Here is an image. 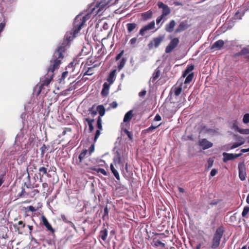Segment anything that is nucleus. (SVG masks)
Listing matches in <instances>:
<instances>
[{
  "instance_id": "c85d7f7f",
  "label": "nucleus",
  "mask_w": 249,
  "mask_h": 249,
  "mask_svg": "<svg viewBox=\"0 0 249 249\" xmlns=\"http://www.w3.org/2000/svg\"><path fill=\"white\" fill-rule=\"evenodd\" d=\"M38 171L39 172V174L40 177V181H42V178L43 177V175L47 174V169L44 167H41L39 168Z\"/></svg>"
},
{
  "instance_id": "4be33fe9",
  "label": "nucleus",
  "mask_w": 249,
  "mask_h": 249,
  "mask_svg": "<svg viewBox=\"0 0 249 249\" xmlns=\"http://www.w3.org/2000/svg\"><path fill=\"white\" fill-rule=\"evenodd\" d=\"M42 220L43 225L46 227L48 231H50L52 232H53L54 230L52 227L51 224L48 222L47 219L45 216H42Z\"/></svg>"
},
{
  "instance_id": "58836bf2",
  "label": "nucleus",
  "mask_w": 249,
  "mask_h": 249,
  "mask_svg": "<svg viewBox=\"0 0 249 249\" xmlns=\"http://www.w3.org/2000/svg\"><path fill=\"white\" fill-rule=\"evenodd\" d=\"M68 71H65L63 72L62 74L61 77L59 79V83H64V81L65 78L68 76Z\"/></svg>"
},
{
  "instance_id": "6e6d98bb",
  "label": "nucleus",
  "mask_w": 249,
  "mask_h": 249,
  "mask_svg": "<svg viewBox=\"0 0 249 249\" xmlns=\"http://www.w3.org/2000/svg\"><path fill=\"white\" fill-rule=\"evenodd\" d=\"M109 106L113 108H115L117 107L118 104L116 101H114L112 103L110 104Z\"/></svg>"
},
{
  "instance_id": "a18cd8bd",
  "label": "nucleus",
  "mask_w": 249,
  "mask_h": 249,
  "mask_svg": "<svg viewBox=\"0 0 249 249\" xmlns=\"http://www.w3.org/2000/svg\"><path fill=\"white\" fill-rule=\"evenodd\" d=\"M249 212V207H245L242 213V215L243 217H245Z\"/></svg>"
},
{
  "instance_id": "4468645a",
  "label": "nucleus",
  "mask_w": 249,
  "mask_h": 249,
  "mask_svg": "<svg viewBox=\"0 0 249 249\" xmlns=\"http://www.w3.org/2000/svg\"><path fill=\"white\" fill-rule=\"evenodd\" d=\"M189 27V25L187 23V21L181 22L176 28L175 31V34L181 32Z\"/></svg>"
},
{
  "instance_id": "a211bd4d",
  "label": "nucleus",
  "mask_w": 249,
  "mask_h": 249,
  "mask_svg": "<svg viewBox=\"0 0 249 249\" xmlns=\"http://www.w3.org/2000/svg\"><path fill=\"white\" fill-rule=\"evenodd\" d=\"M176 24L175 21L173 19L171 20L169 23L165 25V31L168 33H172L174 31Z\"/></svg>"
},
{
  "instance_id": "b1692460",
  "label": "nucleus",
  "mask_w": 249,
  "mask_h": 249,
  "mask_svg": "<svg viewBox=\"0 0 249 249\" xmlns=\"http://www.w3.org/2000/svg\"><path fill=\"white\" fill-rule=\"evenodd\" d=\"M194 69V66L193 65H189L184 71L182 77L184 78L189 74H190Z\"/></svg>"
},
{
  "instance_id": "052dcab7",
  "label": "nucleus",
  "mask_w": 249,
  "mask_h": 249,
  "mask_svg": "<svg viewBox=\"0 0 249 249\" xmlns=\"http://www.w3.org/2000/svg\"><path fill=\"white\" fill-rule=\"evenodd\" d=\"M231 146V144H226V145H224V146H223V149H224L225 150L228 151V150H229L231 149L230 148Z\"/></svg>"
},
{
  "instance_id": "7c9ffc66",
  "label": "nucleus",
  "mask_w": 249,
  "mask_h": 249,
  "mask_svg": "<svg viewBox=\"0 0 249 249\" xmlns=\"http://www.w3.org/2000/svg\"><path fill=\"white\" fill-rule=\"evenodd\" d=\"M97 110L99 112L100 117L103 116L105 113V109L103 105H99L97 107Z\"/></svg>"
},
{
  "instance_id": "423d86ee",
  "label": "nucleus",
  "mask_w": 249,
  "mask_h": 249,
  "mask_svg": "<svg viewBox=\"0 0 249 249\" xmlns=\"http://www.w3.org/2000/svg\"><path fill=\"white\" fill-rule=\"evenodd\" d=\"M164 38V36H160L158 37L153 38L148 45L149 48L151 49L153 47H158L160 44L163 41Z\"/></svg>"
},
{
  "instance_id": "0eeeda50",
  "label": "nucleus",
  "mask_w": 249,
  "mask_h": 249,
  "mask_svg": "<svg viewBox=\"0 0 249 249\" xmlns=\"http://www.w3.org/2000/svg\"><path fill=\"white\" fill-rule=\"evenodd\" d=\"M179 39L177 37L173 38L165 48V52L169 53L171 52L178 44Z\"/></svg>"
},
{
  "instance_id": "9b49d317",
  "label": "nucleus",
  "mask_w": 249,
  "mask_h": 249,
  "mask_svg": "<svg viewBox=\"0 0 249 249\" xmlns=\"http://www.w3.org/2000/svg\"><path fill=\"white\" fill-rule=\"evenodd\" d=\"M242 156V153L239 154H230L226 152L223 153V161L226 162L227 161L232 160L234 159L237 158Z\"/></svg>"
},
{
  "instance_id": "680f3d73",
  "label": "nucleus",
  "mask_w": 249,
  "mask_h": 249,
  "mask_svg": "<svg viewBox=\"0 0 249 249\" xmlns=\"http://www.w3.org/2000/svg\"><path fill=\"white\" fill-rule=\"evenodd\" d=\"M217 172V171L216 169H213L211 171L210 175L211 176L213 177L216 174Z\"/></svg>"
},
{
  "instance_id": "bf43d9fd",
  "label": "nucleus",
  "mask_w": 249,
  "mask_h": 249,
  "mask_svg": "<svg viewBox=\"0 0 249 249\" xmlns=\"http://www.w3.org/2000/svg\"><path fill=\"white\" fill-rule=\"evenodd\" d=\"M240 145H241L238 142H235L233 145H231L230 148L233 149H234L235 148L239 147Z\"/></svg>"
},
{
  "instance_id": "a19ab883",
  "label": "nucleus",
  "mask_w": 249,
  "mask_h": 249,
  "mask_svg": "<svg viewBox=\"0 0 249 249\" xmlns=\"http://www.w3.org/2000/svg\"><path fill=\"white\" fill-rule=\"evenodd\" d=\"M94 105L93 106L89 108V111L90 112L92 116H94L97 113V108L95 109L94 108Z\"/></svg>"
},
{
  "instance_id": "09e8293b",
  "label": "nucleus",
  "mask_w": 249,
  "mask_h": 249,
  "mask_svg": "<svg viewBox=\"0 0 249 249\" xmlns=\"http://www.w3.org/2000/svg\"><path fill=\"white\" fill-rule=\"evenodd\" d=\"M82 18H83L82 19L84 20V24H85V22L90 18V15L89 14H87L85 15H82Z\"/></svg>"
},
{
  "instance_id": "69168bd1",
  "label": "nucleus",
  "mask_w": 249,
  "mask_h": 249,
  "mask_svg": "<svg viewBox=\"0 0 249 249\" xmlns=\"http://www.w3.org/2000/svg\"><path fill=\"white\" fill-rule=\"evenodd\" d=\"M4 182V175H1L0 176V186L2 185V184Z\"/></svg>"
},
{
  "instance_id": "dca6fc26",
  "label": "nucleus",
  "mask_w": 249,
  "mask_h": 249,
  "mask_svg": "<svg viewBox=\"0 0 249 249\" xmlns=\"http://www.w3.org/2000/svg\"><path fill=\"white\" fill-rule=\"evenodd\" d=\"M127 32L128 34H131L137 31L138 25L135 23H129L126 25Z\"/></svg>"
},
{
  "instance_id": "c756f323",
  "label": "nucleus",
  "mask_w": 249,
  "mask_h": 249,
  "mask_svg": "<svg viewBox=\"0 0 249 249\" xmlns=\"http://www.w3.org/2000/svg\"><path fill=\"white\" fill-rule=\"evenodd\" d=\"M107 230L106 229H104L100 232L99 236L101 239L105 241L107 239Z\"/></svg>"
},
{
  "instance_id": "8fccbe9b",
  "label": "nucleus",
  "mask_w": 249,
  "mask_h": 249,
  "mask_svg": "<svg viewBox=\"0 0 249 249\" xmlns=\"http://www.w3.org/2000/svg\"><path fill=\"white\" fill-rule=\"evenodd\" d=\"M232 128L234 129L235 130L237 131L238 132H239V130L241 129V128H240L238 127L236 121H234V122L233 123L232 125Z\"/></svg>"
},
{
  "instance_id": "f03ea898",
  "label": "nucleus",
  "mask_w": 249,
  "mask_h": 249,
  "mask_svg": "<svg viewBox=\"0 0 249 249\" xmlns=\"http://www.w3.org/2000/svg\"><path fill=\"white\" fill-rule=\"evenodd\" d=\"M59 64L54 63L53 66L48 69L47 73L41 79V84L40 86V88L44 86H47L50 84L53 76V71L55 69L58 68Z\"/></svg>"
},
{
  "instance_id": "20e7f679",
  "label": "nucleus",
  "mask_w": 249,
  "mask_h": 249,
  "mask_svg": "<svg viewBox=\"0 0 249 249\" xmlns=\"http://www.w3.org/2000/svg\"><path fill=\"white\" fill-rule=\"evenodd\" d=\"M108 2V0H97L96 5L91 9V13L94 16L101 15L105 7Z\"/></svg>"
},
{
  "instance_id": "393cba45",
  "label": "nucleus",
  "mask_w": 249,
  "mask_h": 249,
  "mask_svg": "<svg viewBox=\"0 0 249 249\" xmlns=\"http://www.w3.org/2000/svg\"><path fill=\"white\" fill-rule=\"evenodd\" d=\"M133 112L132 110H130L125 114L123 120L124 122L126 123L129 122L131 120L133 115Z\"/></svg>"
},
{
  "instance_id": "473e14b6",
  "label": "nucleus",
  "mask_w": 249,
  "mask_h": 249,
  "mask_svg": "<svg viewBox=\"0 0 249 249\" xmlns=\"http://www.w3.org/2000/svg\"><path fill=\"white\" fill-rule=\"evenodd\" d=\"M110 169L112 173L113 174L114 176L115 177L116 179L117 180H120V176L117 172V171L116 170V169L114 168L113 165L112 164H110Z\"/></svg>"
},
{
  "instance_id": "39448f33",
  "label": "nucleus",
  "mask_w": 249,
  "mask_h": 249,
  "mask_svg": "<svg viewBox=\"0 0 249 249\" xmlns=\"http://www.w3.org/2000/svg\"><path fill=\"white\" fill-rule=\"evenodd\" d=\"M223 233L224 230L222 228H218L216 229L212 240V249H215L218 247Z\"/></svg>"
},
{
  "instance_id": "4c0bfd02",
  "label": "nucleus",
  "mask_w": 249,
  "mask_h": 249,
  "mask_svg": "<svg viewBox=\"0 0 249 249\" xmlns=\"http://www.w3.org/2000/svg\"><path fill=\"white\" fill-rule=\"evenodd\" d=\"M166 18H164L161 15H160L156 19L157 25H159L161 22V25H162L164 22V21L166 20Z\"/></svg>"
},
{
  "instance_id": "f257e3e1",
  "label": "nucleus",
  "mask_w": 249,
  "mask_h": 249,
  "mask_svg": "<svg viewBox=\"0 0 249 249\" xmlns=\"http://www.w3.org/2000/svg\"><path fill=\"white\" fill-rule=\"evenodd\" d=\"M72 40V33H66L63 42L59 45L53 53L50 62L60 63L68 60L67 51Z\"/></svg>"
},
{
  "instance_id": "864d4df0",
  "label": "nucleus",
  "mask_w": 249,
  "mask_h": 249,
  "mask_svg": "<svg viewBox=\"0 0 249 249\" xmlns=\"http://www.w3.org/2000/svg\"><path fill=\"white\" fill-rule=\"evenodd\" d=\"M160 124L157 125V126H153V125H151V126H150L149 127H148L147 129H146V131L148 132H151L152 131V130H154L155 129H156V128H157L159 126H160Z\"/></svg>"
},
{
  "instance_id": "6ab92c4d",
  "label": "nucleus",
  "mask_w": 249,
  "mask_h": 249,
  "mask_svg": "<svg viewBox=\"0 0 249 249\" xmlns=\"http://www.w3.org/2000/svg\"><path fill=\"white\" fill-rule=\"evenodd\" d=\"M152 16L153 12L151 10H148L141 14V18L142 20L147 21L150 19Z\"/></svg>"
},
{
  "instance_id": "5701e85b",
  "label": "nucleus",
  "mask_w": 249,
  "mask_h": 249,
  "mask_svg": "<svg viewBox=\"0 0 249 249\" xmlns=\"http://www.w3.org/2000/svg\"><path fill=\"white\" fill-rule=\"evenodd\" d=\"M110 85V84H108L107 82L104 83L103 84V88L101 91V94L102 95L107 96L108 95Z\"/></svg>"
},
{
  "instance_id": "2f4dec72",
  "label": "nucleus",
  "mask_w": 249,
  "mask_h": 249,
  "mask_svg": "<svg viewBox=\"0 0 249 249\" xmlns=\"http://www.w3.org/2000/svg\"><path fill=\"white\" fill-rule=\"evenodd\" d=\"M94 119H90L89 118H85V121H86L88 123V125L89 126V129L90 132H92L94 129V126L92 124V123L94 122Z\"/></svg>"
},
{
  "instance_id": "a878e982",
  "label": "nucleus",
  "mask_w": 249,
  "mask_h": 249,
  "mask_svg": "<svg viewBox=\"0 0 249 249\" xmlns=\"http://www.w3.org/2000/svg\"><path fill=\"white\" fill-rule=\"evenodd\" d=\"M116 71V70H114L110 73V74L108 76V77L107 79V80L109 82V84H111L114 82V81L115 80Z\"/></svg>"
},
{
  "instance_id": "de8ad7c7",
  "label": "nucleus",
  "mask_w": 249,
  "mask_h": 249,
  "mask_svg": "<svg viewBox=\"0 0 249 249\" xmlns=\"http://www.w3.org/2000/svg\"><path fill=\"white\" fill-rule=\"evenodd\" d=\"M47 149V147L45 145V144H43V145L40 148L41 154L42 155H44V154H45Z\"/></svg>"
},
{
  "instance_id": "e433bc0d",
  "label": "nucleus",
  "mask_w": 249,
  "mask_h": 249,
  "mask_svg": "<svg viewBox=\"0 0 249 249\" xmlns=\"http://www.w3.org/2000/svg\"><path fill=\"white\" fill-rule=\"evenodd\" d=\"M88 150L87 149H85L80 153L78 157L79 162H82V160L85 158L86 155L88 154Z\"/></svg>"
},
{
  "instance_id": "c9c22d12",
  "label": "nucleus",
  "mask_w": 249,
  "mask_h": 249,
  "mask_svg": "<svg viewBox=\"0 0 249 249\" xmlns=\"http://www.w3.org/2000/svg\"><path fill=\"white\" fill-rule=\"evenodd\" d=\"M61 219L65 223H68L70 225V226L72 227H74V225L72 222H71L70 220H68V219L66 217V216L62 214L61 215Z\"/></svg>"
},
{
  "instance_id": "6e6552de",
  "label": "nucleus",
  "mask_w": 249,
  "mask_h": 249,
  "mask_svg": "<svg viewBox=\"0 0 249 249\" xmlns=\"http://www.w3.org/2000/svg\"><path fill=\"white\" fill-rule=\"evenodd\" d=\"M158 6L159 8H161L162 9L161 16L164 18H166L165 17L170 14L171 10L167 5L164 4L162 2H159L158 3Z\"/></svg>"
},
{
  "instance_id": "4d7b16f0",
  "label": "nucleus",
  "mask_w": 249,
  "mask_h": 249,
  "mask_svg": "<svg viewBox=\"0 0 249 249\" xmlns=\"http://www.w3.org/2000/svg\"><path fill=\"white\" fill-rule=\"evenodd\" d=\"M94 146L93 144L91 145L89 149V155H90L91 153L94 151Z\"/></svg>"
},
{
  "instance_id": "e2e57ef3",
  "label": "nucleus",
  "mask_w": 249,
  "mask_h": 249,
  "mask_svg": "<svg viewBox=\"0 0 249 249\" xmlns=\"http://www.w3.org/2000/svg\"><path fill=\"white\" fill-rule=\"evenodd\" d=\"M161 120V118L159 114H157L154 118V120L156 121H160Z\"/></svg>"
},
{
  "instance_id": "338daca9",
  "label": "nucleus",
  "mask_w": 249,
  "mask_h": 249,
  "mask_svg": "<svg viewBox=\"0 0 249 249\" xmlns=\"http://www.w3.org/2000/svg\"><path fill=\"white\" fill-rule=\"evenodd\" d=\"M146 93V91L144 90H142V91H141L140 92H139V95L140 97H142V96H144V95H145Z\"/></svg>"
},
{
  "instance_id": "f8f14e48",
  "label": "nucleus",
  "mask_w": 249,
  "mask_h": 249,
  "mask_svg": "<svg viewBox=\"0 0 249 249\" xmlns=\"http://www.w3.org/2000/svg\"><path fill=\"white\" fill-rule=\"evenodd\" d=\"M239 169V177L240 179L243 181L246 178V167L244 163H240L238 165Z\"/></svg>"
},
{
  "instance_id": "7ed1b4c3",
  "label": "nucleus",
  "mask_w": 249,
  "mask_h": 249,
  "mask_svg": "<svg viewBox=\"0 0 249 249\" xmlns=\"http://www.w3.org/2000/svg\"><path fill=\"white\" fill-rule=\"evenodd\" d=\"M82 18V15H77L74 20L73 23L72 31L69 32V33H72V39L75 37V35L77 34L79 31L81 29L83 26L85 24L84 21Z\"/></svg>"
},
{
  "instance_id": "ea45409f",
  "label": "nucleus",
  "mask_w": 249,
  "mask_h": 249,
  "mask_svg": "<svg viewBox=\"0 0 249 249\" xmlns=\"http://www.w3.org/2000/svg\"><path fill=\"white\" fill-rule=\"evenodd\" d=\"M114 162L115 164H120L121 162V158L119 152H117V156L114 159Z\"/></svg>"
},
{
  "instance_id": "c03bdc74",
  "label": "nucleus",
  "mask_w": 249,
  "mask_h": 249,
  "mask_svg": "<svg viewBox=\"0 0 249 249\" xmlns=\"http://www.w3.org/2000/svg\"><path fill=\"white\" fill-rule=\"evenodd\" d=\"M243 122L244 124H248L249 123V113H246L244 115Z\"/></svg>"
},
{
  "instance_id": "412c9836",
  "label": "nucleus",
  "mask_w": 249,
  "mask_h": 249,
  "mask_svg": "<svg viewBox=\"0 0 249 249\" xmlns=\"http://www.w3.org/2000/svg\"><path fill=\"white\" fill-rule=\"evenodd\" d=\"M88 64V66H89L87 67V70L85 72L84 75H91L94 73V69L96 67H97L99 66L98 64H95L93 66H91V65L89 64L88 63H86Z\"/></svg>"
},
{
  "instance_id": "2eb2a0df",
  "label": "nucleus",
  "mask_w": 249,
  "mask_h": 249,
  "mask_svg": "<svg viewBox=\"0 0 249 249\" xmlns=\"http://www.w3.org/2000/svg\"><path fill=\"white\" fill-rule=\"evenodd\" d=\"M213 143L208 141L206 139H203L199 141V145L203 147L204 150L208 149L213 146Z\"/></svg>"
},
{
  "instance_id": "9d476101",
  "label": "nucleus",
  "mask_w": 249,
  "mask_h": 249,
  "mask_svg": "<svg viewBox=\"0 0 249 249\" xmlns=\"http://www.w3.org/2000/svg\"><path fill=\"white\" fill-rule=\"evenodd\" d=\"M155 27V22L154 20H153L149 22L147 25L143 26L140 30L139 31V34L142 36H143L144 35L145 32L150 30L154 29Z\"/></svg>"
},
{
  "instance_id": "1a4fd4ad",
  "label": "nucleus",
  "mask_w": 249,
  "mask_h": 249,
  "mask_svg": "<svg viewBox=\"0 0 249 249\" xmlns=\"http://www.w3.org/2000/svg\"><path fill=\"white\" fill-rule=\"evenodd\" d=\"M162 64H161L160 66H159L153 72L152 77L150 79L149 83L152 82L154 84L157 81V80L159 78L160 76L161 75V69L162 68Z\"/></svg>"
},
{
  "instance_id": "3c124183",
  "label": "nucleus",
  "mask_w": 249,
  "mask_h": 249,
  "mask_svg": "<svg viewBox=\"0 0 249 249\" xmlns=\"http://www.w3.org/2000/svg\"><path fill=\"white\" fill-rule=\"evenodd\" d=\"M239 133L242 134H249V129H241Z\"/></svg>"
},
{
  "instance_id": "cd10ccee",
  "label": "nucleus",
  "mask_w": 249,
  "mask_h": 249,
  "mask_svg": "<svg viewBox=\"0 0 249 249\" xmlns=\"http://www.w3.org/2000/svg\"><path fill=\"white\" fill-rule=\"evenodd\" d=\"M182 83H181L179 86H176L174 88V93L176 96H178L182 89Z\"/></svg>"
},
{
  "instance_id": "f3484780",
  "label": "nucleus",
  "mask_w": 249,
  "mask_h": 249,
  "mask_svg": "<svg viewBox=\"0 0 249 249\" xmlns=\"http://www.w3.org/2000/svg\"><path fill=\"white\" fill-rule=\"evenodd\" d=\"M248 54H249V45L244 47L239 52L235 53L233 55V57L234 58H237L240 56L245 55Z\"/></svg>"
},
{
  "instance_id": "13d9d810",
  "label": "nucleus",
  "mask_w": 249,
  "mask_h": 249,
  "mask_svg": "<svg viewBox=\"0 0 249 249\" xmlns=\"http://www.w3.org/2000/svg\"><path fill=\"white\" fill-rule=\"evenodd\" d=\"M124 132L127 135V136L130 139H132V135L131 133L126 129H124Z\"/></svg>"
},
{
  "instance_id": "aec40b11",
  "label": "nucleus",
  "mask_w": 249,
  "mask_h": 249,
  "mask_svg": "<svg viewBox=\"0 0 249 249\" xmlns=\"http://www.w3.org/2000/svg\"><path fill=\"white\" fill-rule=\"evenodd\" d=\"M224 45V42L222 39H219L215 42L211 47L212 49L220 50Z\"/></svg>"
},
{
  "instance_id": "0e129e2a",
  "label": "nucleus",
  "mask_w": 249,
  "mask_h": 249,
  "mask_svg": "<svg viewBox=\"0 0 249 249\" xmlns=\"http://www.w3.org/2000/svg\"><path fill=\"white\" fill-rule=\"evenodd\" d=\"M28 210L31 212H35L36 211V209L33 207V206H30L28 207Z\"/></svg>"
},
{
  "instance_id": "bb28decb",
  "label": "nucleus",
  "mask_w": 249,
  "mask_h": 249,
  "mask_svg": "<svg viewBox=\"0 0 249 249\" xmlns=\"http://www.w3.org/2000/svg\"><path fill=\"white\" fill-rule=\"evenodd\" d=\"M124 51H121L116 56V61H120V62H124V58L123 56Z\"/></svg>"
},
{
  "instance_id": "49530a36",
  "label": "nucleus",
  "mask_w": 249,
  "mask_h": 249,
  "mask_svg": "<svg viewBox=\"0 0 249 249\" xmlns=\"http://www.w3.org/2000/svg\"><path fill=\"white\" fill-rule=\"evenodd\" d=\"M154 244L156 246H160L162 248L165 247V244L159 240H157L156 241H155L154 242Z\"/></svg>"
},
{
  "instance_id": "37998d69",
  "label": "nucleus",
  "mask_w": 249,
  "mask_h": 249,
  "mask_svg": "<svg viewBox=\"0 0 249 249\" xmlns=\"http://www.w3.org/2000/svg\"><path fill=\"white\" fill-rule=\"evenodd\" d=\"M95 171H96L98 173H101L105 176L107 175V173L106 171V170L103 168H97L94 169Z\"/></svg>"
},
{
  "instance_id": "ddd939ff",
  "label": "nucleus",
  "mask_w": 249,
  "mask_h": 249,
  "mask_svg": "<svg viewBox=\"0 0 249 249\" xmlns=\"http://www.w3.org/2000/svg\"><path fill=\"white\" fill-rule=\"evenodd\" d=\"M89 59V56L87 54H83L82 53L78 54L73 59V62H88Z\"/></svg>"
},
{
  "instance_id": "f704fd0d",
  "label": "nucleus",
  "mask_w": 249,
  "mask_h": 249,
  "mask_svg": "<svg viewBox=\"0 0 249 249\" xmlns=\"http://www.w3.org/2000/svg\"><path fill=\"white\" fill-rule=\"evenodd\" d=\"M233 137L234 138H236L238 140V142L240 145L243 144L245 142V139L242 137H241L240 136H239V135H237L236 134H233Z\"/></svg>"
},
{
  "instance_id": "72a5a7b5",
  "label": "nucleus",
  "mask_w": 249,
  "mask_h": 249,
  "mask_svg": "<svg viewBox=\"0 0 249 249\" xmlns=\"http://www.w3.org/2000/svg\"><path fill=\"white\" fill-rule=\"evenodd\" d=\"M194 74L193 72H191L186 76V78L184 81V84L190 83L193 80Z\"/></svg>"
},
{
  "instance_id": "774afa93",
  "label": "nucleus",
  "mask_w": 249,
  "mask_h": 249,
  "mask_svg": "<svg viewBox=\"0 0 249 249\" xmlns=\"http://www.w3.org/2000/svg\"><path fill=\"white\" fill-rule=\"evenodd\" d=\"M137 41V38L136 37L132 38L130 40V43L131 44L133 45Z\"/></svg>"
},
{
  "instance_id": "5fc2aeb1",
  "label": "nucleus",
  "mask_w": 249,
  "mask_h": 249,
  "mask_svg": "<svg viewBox=\"0 0 249 249\" xmlns=\"http://www.w3.org/2000/svg\"><path fill=\"white\" fill-rule=\"evenodd\" d=\"M6 23L3 21L0 23V32H1L4 29L5 27Z\"/></svg>"
},
{
  "instance_id": "79ce46f5",
  "label": "nucleus",
  "mask_w": 249,
  "mask_h": 249,
  "mask_svg": "<svg viewBox=\"0 0 249 249\" xmlns=\"http://www.w3.org/2000/svg\"><path fill=\"white\" fill-rule=\"evenodd\" d=\"M97 127L99 130L102 129V119H101V118L100 117V116H99L97 119Z\"/></svg>"
},
{
  "instance_id": "603ef678",
  "label": "nucleus",
  "mask_w": 249,
  "mask_h": 249,
  "mask_svg": "<svg viewBox=\"0 0 249 249\" xmlns=\"http://www.w3.org/2000/svg\"><path fill=\"white\" fill-rule=\"evenodd\" d=\"M100 131H101V130H99V129L96 130V133H95V135L94 136V142H95L97 141V139L98 138L99 136H100V135L101 134Z\"/></svg>"
}]
</instances>
